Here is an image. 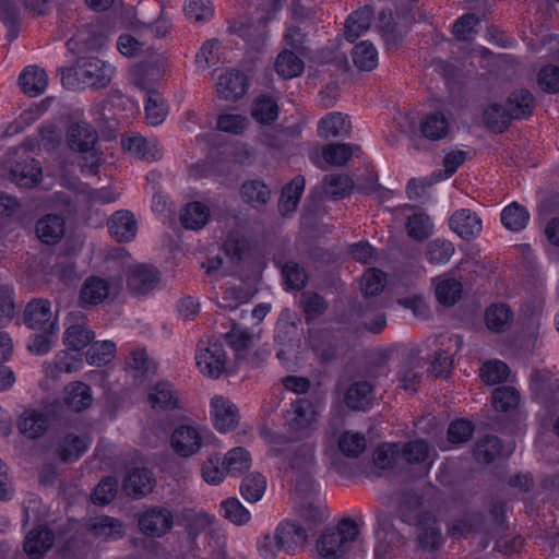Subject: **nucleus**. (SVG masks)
Here are the masks:
<instances>
[{"instance_id":"50","label":"nucleus","mask_w":559,"mask_h":559,"mask_svg":"<svg viewBox=\"0 0 559 559\" xmlns=\"http://www.w3.org/2000/svg\"><path fill=\"white\" fill-rule=\"evenodd\" d=\"M400 457V445L397 442H381L372 452V463L381 471L394 469Z\"/></svg>"},{"instance_id":"7","label":"nucleus","mask_w":559,"mask_h":559,"mask_svg":"<svg viewBox=\"0 0 559 559\" xmlns=\"http://www.w3.org/2000/svg\"><path fill=\"white\" fill-rule=\"evenodd\" d=\"M214 435L204 426L195 423L178 424L170 435V447L176 455L189 459L211 443Z\"/></svg>"},{"instance_id":"22","label":"nucleus","mask_w":559,"mask_h":559,"mask_svg":"<svg viewBox=\"0 0 559 559\" xmlns=\"http://www.w3.org/2000/svg\"><path fill=\"white\" fill-rule=\"evenodd\" d=\"M513 449L506 450L501 438L493 435H486L476 440L473 447V456L477 463L491 464L497 459L510 456Z\"/></svg>"},{"instance_id":"6","label":"nucleus","mask_w":559,"mask_h":559,"mask_svg":"<svg viewBox=\"0 0 559 559\" xmlns=\"http://www.w3.org/2000/svg\"><path fill=\"white\" fill-rule=\"evenodd\" d=\"M36 141L28 139L19 146L10 148L9 179L20 188L31 189L41 181L43 169L32 153Z\"/></svg>"},{"instance_id":"12","label":"nucleus","mask_w":559,"mask_h":559,"mask_svg":"<svg viewBox=\"0 0 559 559\" xmlns=\"http://www.w3.org/2000/svg\"><path fill=\"white\" fill-rule=\"evenodd\" d=\"M138 527L148 538H163L174 527V514L164 506H152L136 516Z\"/></svg>"},{"instance_id":"8","label":"nucleus","mask_w":559,"mask_h":559,"mask_svg":"<svg viewBox=\"0 0 559 559\" xmlns=\"http://www.w3.org/2000/svg\"><path fill=\"white\" fill-rule=\"evenodd\" d=\"M68 413L69 411L62 409L59 400L51 403L46 412L25 409L19 418L17 429L24 437L36 439L41 437L55 421L59 425L67 423Z\"/></svg>"},{"instance_id":"16","label":"nucleus","mask_w":559,"mask_h":559,"mask_svg":"<svg viewBox=\"0 0 559 559\" xmlns=\"http://www.w3.org/2000/svg\"><path fill=\"white\" fill-rule=\"evenodd\" d=\"M160 280L159 271L147 264L134 265L127 276V287L132 296H145Z\"/></svg>"},{"instance_id":"55","label":"nucleus","mask_w":559,"mask_h":559,"mask_svg":"<svg viewBox=\"0 0 559 559\" xmlns=\"http://www.w3.org/2000/svg\"><path fill=\"white\" fill-rule=\"evenodd\" d=\"M270 193L269 187L258 179L245 181L240 188L242 201L253 207L266 204Z\"/></svg>"},{"instance_id":"34","label":"nucleus","mask_w":559,"mask_h":559,"mask_svg":"<svg viewBox=\"0 0 559 559\" xmlns=\"http://www.w3.org/2000/svg\"><path fill=\"white\" fill-rule=\"evenodd\" d=\"M121 146L124 152L141 160L154 162L159 158L155 145L138 133L123 135L121 138Z\"/></svg>"},{"instance_id":"49","label":"nucleus","mask_w":559,"mask_h":559,"mask_svg":"<svg viewBox=\"0 0 559 559\" xmlns=\"http://www.w3.org/2000/svg\"><path fill=\"white\" fill-rule=\"evenodd\" d=\"M455 252L454 245L444 238H435L427 243L425 258L431 265L447 264Z\"/></svg>"},{"instance_id":"32","label":"nucleus","mask_w":559,"mask_h":559,"mask_svg":"<svg viewBox=\"0 0 559 559\" xmlns=\"http://www.w3.org/2000/svg\"><path fill=\"white\" fill-rule=\"evenodd\" d=\"M179 219L183 228L199 230L210 222L211 210L203 202L191 201L181 210Z\"/></svg>"},{"instance_id":"4","label":"nucleus","mask_w":559,"mask_h":559,"mask_svg":"<svg viewBox=\"0 0 559 559\" xmlns=\"http://www.w3.org/2000/svg\"><path fill=\"white\" fill-rule=\"evenodd\" d=\"M323 407L322 397L319 395L292 401L290 408L284 414L287 432L296 440L309 437L316 429Z\"/></svg>"},{"instance_id":"39","label":"nucleus","mask_w":559,"mask_h":559,"mask_svg":"<svg viewBox=\"0 0 559 559\" xmlns=\"http://www.w3.org/2000/svg\"><path fill=\"white\" fill-rule=\"evenodd\" d=\"M450 130V122L441 111H433L426 115L420 121V132L424 138L430 141L444 139Z\"/></svg>"},{"instance_id":"2","label":"nucleus","mask_w":559,"mask_h":559,"mask_svg":"<svg viewBox=\"0 0 559 559\" xmlns=\"http://www.w3.org/2000/svg\"><path fill=\"white\" fill-rule=\"evenodd\" d=\"M263 440L270 445V456L280 459L290 471L306 474L314 463L313 450L307 445L294 447L290 438L283 432L266 430Z\"/></svg>"},{"instance_id":"58","label":"nucleus","mask_w":559,"mask_h":559,"mask_svg":"<svg viewBox=\"0 0 559 559\" xmlns=\"http://www.w3.org/2000/svg\"><path fill=\"white\" fill-rule=\"evenodd\" d=\"M462 290L463 286L459 280L448 277L437 284L435 294L439 304L451 307L460 300Z\"/></svg>"},{"instance_id":"53","label":"nucleus","mask_w":559,"mask_h":559,"mask_svg":"<svg viewBox=\"0 0 559 559\" xmlns=\"http://www.w3.org/2000/svg\"><path fill=\"white\" fill-rule=\"evenodd\" d=\"M372 20V11L370 8L365 7L355 11L348 16L345 23V36L349 41L356 40L360 37L370 26Z\"/></svg>"},{"instance_id":"60","label":"nucleus","mask_w":559,"mask_h":559,"mask_svg":"<svg viewBox=\"0 0 559 559\" xmlns=\"http://www.w3.org/2000/svg\"><path fill=\"white\" fill-rule=\"evenodd\" d=\"M223 460L227 473L235 476L248 471L251 466V454L242 447L229 450Z\"/></svg>"},{"instance_id":"1","label":"nucleus","mask_w":559,"mask_h":559,"mask_svg":"<svg viewBox=\"0 0 559 559\" xmlns=\"http://www.w3.org/2000/svg\"><path fill=\"white\" fill-rule=\"evenodd\" d=\"M536 109V98L525 87L511 91L503 103L489 104L484 112L485 126L493 133L501 134L508 131L513 121L530 120Z\"/></svg>"},{"instance_id":"59","label":"nucleus","mask_w":559,"mask_h":559,"mask_svg":"<svg viewBox=\"0 0 559 559\" xmlns=\"http://www.w3.org/2000/svg\"><path fill=\"white\" fill-rule=\"evenodd\" d=\"M201 475L209 485H219L228 475L223 457L219 453L209 456L202 464Z\"/></svg>"},{"instance_id":"33","label":"nucleus","mask_w":559,"mask_h":559,"mask_svg":"<svg viewBox=\"0 0 559 559\" xmlns=\"http://www.w3.org/2000/svg\"><path fill=\"white\" fill-rule=\"evenodd\" d=\"M306 187V179L302 175L295 176L289 182L283 186L278 200L280 211L286 215L295 212Z\"/></svg>"},{"instance_id":"29","label":"nucleus","mask_w":559,"mask_h":559,"mask_svg":"<svg viewBox=\"0 0 559 559\" xmlns=\"http://www.w3.org/2000/svg\"><path fill=\"white\" fill-rule=\"evenodd\" d=\"M276 538L280 542V546L284 548L287 554L294 552L298 547L302 546L308 534L306 528L295 521H282L275 530Z\"/></svg>"},{"instance_id":"40","label":"nucleus","mask_w":559,"mask_h":559,"mask_svg":"<svg viewBox=\"0 0 559 559\" xmlns=\"http://www.w3.org/2000/svg\"><path fill=\"white\" fill-rule=\"evenodd\" d=\"M341 454L348 459L359 457L367 449V439L362 432L344 430L337 439Z\"/></svg>"},{"instance_id":"28","label":"nucleus","mask_w":559,"mask_h":559,"mask_svg":"<svg viewBox=\"0 0 559 559\" xmlns=\"http://www.w3.org/2000/svg\"><path fill=\"white\" fill-rule=\"evenodd\" d=\"M155 477L147 467L130 469L122 481L124 491L133 498H142L153 490Z\"/></svg>"},{"instance_id":"18","label":"nucleus","mask_w":559,"mask_h":559,"mask_svg":"<svg viewBox=\"0 0 559 559\" xmlns=\"http://www.w3.org/2000/svg\"><path fill=\"white\" fill-rule=\"evenodd\" d=\"M211 416L215 429L222 433L234 430L240 419L237 406L221 395L211 400Z\"/></svg>"},{"instance_id":"14","label":"nucleus","mask_w":559,"mask_h":559,"mask_svg":"<svg viewBox=\"0 0 559 559\" xmlns=\"http://www.w3.org/2000/svg\"><path fill=\"white\" fill-rule=\"evenodd\" d=\"M307 342L319 364L326 365L336 359L340 342L335 332L329 329L312 330Z\"/></svg>"},{"instance_id":"37","label":"nucleus","mask_w":559,"mask_h":559,"mask_svg":"<svg viewBox=\"0 0 559 559\" xmlns=\"http://www.w3.org/2000/svg\"><path fill=\"white\" fill-rule=\"evenodd\" d=\"M354 180L346 174H329L323 177L322 190L333 201L349 197L354 190Z\"/></svg>"},{"instance_id":"56","label":"nucleus","mask_w":559,"mask_h":559,"mask_svg":"<svg viewBox=\"0 0 559 559\" xmlns=\"http://www.w3.org/2000/svg\"><path fill=\"white\" fill-rule=\"evenodd\" d=\"M359 147L349 143H329L322 147L323 160L332 166L345 165Z\"/></svg>"},{"instance_id":"44","label":"nucleus","mask_w":559,"mask_h":559,"mask_svg":"<svg viewBox=\"0 0 559 559\" xmlns=\"http://www.w3.org/2000/svg\"><path fill=\"white\" fill-rule=\"evenodd\" d=\"M116 352V343L110 340L92 341L85 353V359L90 366L104 367L115 358Z\"/></svg>"},{"instance_id":"43","label":"nucleus","mask_w":559,"mask_h":559,"mask_svg":"<svg viewBox=\"0 0 559 559\" xmlns=\"http://www.w3.org/2000/svg\"><path fill=\"white\" fill-rule=\"evenodd\" d=\"M38 238L48 245L57 243L64 234V221L55 214H49L36 224Z\"/></svg>"},{"instance_id":"3","label":"nucleus","mask_w":559,"mask_h":559,"mask_svg":"<svg viewBox=\"0 0 559 559\" xmlns=\"http://www.w3.org/2000/svg\"><path fill=\"white\" fill-rule=\"evenodd\" d=\"M97 142L98 134L92 124L72 120V153H79L72 158V166L76 164L83 176H96L99 173L102 152L96 147Z\"/></svg>"},{"instance_id":"20","label":"nucleus","mask_w":559,"mask_h":559,"mask_svg":"<svg viewBox=\"0 0 559 559\" xmlns=\"http://www.w3.org/2000/svg\"><path fill=\"white\" fill-rule=\"evenodd\" d=\"M530 389L535 401L545 407L554 405L559 399V379L544 371L532 372Z\"/></svg>"},{"instance_id":"27","label":"nucleus","mask_w":559,"mask_h":559,"mask_svg":"<svg viewBox=\"0 0 559 559\" xmlns=\"http://www.w3.org/2000/svg\"><path fill=\"white\" fill-rule=\"evenodd\" d=\"M83 198L91 205L94 204H110L117 201L118 194L111 186L102 188H92L83 183L79 178L72 176V198L78 195ZM74 213V201L72 200V214Z\"/></svg>"},{"instance_id":"36","label":"nucleus","mask_w":559,"mask_h":559,"mask_svg":"<svg viewBox=\"0 0 559 559\" xmlns=\"http://www.w3.org/2000/svg\"><path fill=\"white\" fill-rule=\"evenodd\" d=\"M281 275L285 292H300L309 281L305 266L294 260H288L281 266Z\"/></svg>"},{"instance_id":"62","label":"nucleus","mask_w":559,"mask_h":559,"mask_svg":"<svg viewBox=\"0 0 559 559\" xmlns=\"http://www.w3.org/2000/svg\"><path fill=\"white\" fill-rule=\"evenodd\" d=\"M19 85L24 94L36 97L46 91L48 78L46 72H21Z\"/></svg>"},{"instance_id":"21","label":"nucleus","mask_w":559,"mask_h":559,"mask_svg":"<svg viewBox=\"0 0 559 559\" xmlns=\"http://www.w3.org/2000/svg\"><path fill=\"white\" fill-rule=\"evenodd\" d=\"M249 85L247 72H223L216 83V92L219 98L236 102L247 94Z\"/></svg>"},{"instance_id":"26","label":"nucleus","mask_w":559,"mask_h":559,"mask_svg":"<svg viewBox=\"0 0 559 559\" xmlns=\"http://www.w3.org/2000/svg\"><path fill=\"white\" fill-rule=\"evenodd\" d=\"M181 520L187 543L193 547L198 546L199 536L213 524L215 516L205 511L187 509L182 513Z\"/></svg>"},{"instance_id":"10","label":"nucleus","mask_w":559,"mask_h":559,"mask_svg":"<svg viewBox=\"0 0 559 559\" xmlns=\"http://www.w3.org/2000/svg\"><path fill=\"white\" fill-rule=\"evenodd\" d=\"M195 362L200 372L211 379H218L226 370L227 354L224 344L217 340L204 342L197 346Z\"/></svg>"},{"instance_id":"13","label":"nucleus","mask_w":559,"mask_h":559,"mask_svg":"<svg viewBox=\"0 0 559 559\" xmlns=\"http://www.w3.org/2000/svg\"><path fill=\"white\" fill-rule=\"evenodd\" d=\"M462 68L504 70L514 67L513 59L508 53L493 56L483 46H472L464 55L460 64Z\"/></svg>"},{"instance_id":"61","label":"nucleus","mask_w":559,"mask_h":559,"mask_svg":"<svg viewBox=\"0 0 559 559\" xmlns=\"http://www.w3.org/2000/svg\"><path fill=\"white\" fill-rule=\"evenodd\" d=\"M221 45L217 40H207L200 49L195 57V62L199 69L218 70L223 66L221 57Z\"/></svg>"},{"instance_id":"11","label":"nucleus","mask_w":559,"mask_h":559,"mask_svg":"<svg viewBox=\"0 0 559 559\" xmlns=\"http://www.w3.org/2000/svg\"><path fill=\"white\" fill-rule=\"evenodd\" d=\"M116 294L117 288L111 278L90 275L80 288L78 302L82 309L88 310L112 300Z\"/></svg>"},{"instance_id":"54","label":"nucleus","mask_w":559,"mask_h":559,"mask_svg":"<svg viewBox=\"0 0 559 559\" xmlns=\"http://www.w3.org/2000/svg\"><path fill=\"white\" fill-rule=\"evenodd\" d=\"M484 516L480 512H474L469 518H459L448 526V535L452 539L465 538L471 533L480 531Z\"/></svg>"},{"instance_id":"46","label":"nucleus","mask_w":559,"mask_h":559,"mask_svg":"<svg viewBox=\"0 0 559 559\" xmlns=\"http://www.w3.org/2000/svg\"><path fill=\"white\" fill-rule=\"evenodd\" d=\"M520 401V392L510 385L497 386L491 392V406L499 413H511L515 411Z\"/></svg>"},{"instance_id":"41","label":"nucleus","mask_w":559,"mask_h":559,"mask_svg":"<svg viewBox=\"0 0 559 559\" xmlns=\"http://www.w3.org/2000/svg\"><path fill=\"white\" fill-rule=\"evenodd\" d=\"M50 302L45 299L29 301L24 310V322L32 330H40L50 321Z\"/></svg>"},{"instance_id":"30","label":"nucleus","mask_w":559,"mask_h":559,"mask_svg":"<svg viewBox=\"0 0 559 559\" xmlns=\"http://www.w3.org/2000/svg\"><path fill=\"white\" fill-rule=\"evenodd\" d=\"M53 533L46 526H38L27 533L24 538L23 548L28 559H41L52 547Z\"/></svg>"},{"instance_id":"9","label":"nucleus","mask_w":559,"mask_h":559,"mask_svg":"<svg viewBox=\"0 0 559 559\" xmlns=\"http://www.w3.org/2000/svg\"><path fill=\"white\" fill-rule=\"evenodd\" d=\"M44 369L46 377L41 388L48 391L62 390L60 405L62 409L70 411V353L67 349L59 352L51 362L44 364Z\"/></svg>"},{"instance_id":"64","label":"nucleus","mask_w":559,"mask_h":559,"mask_svg":"<svg viewBox=\"0 0 559 559\" xmlns=\"http://www.w3.org/2000/svg\"><path fill=\"white\" fill-rule=\"evenodd\" d=\"M429 444L424 439L405 442L400 449V456L408 464H421L429 456Z\"/></svg>"},{"instance_id":"25","label":"nucleus","mask_w":559,"mask_h":559,"mask_svg":"<svg viewBox=\"0 0 559 559\" xmlns=\"http://www.w3.org/2000/svg\"><path fill=\"white\" fill-rule=\"evenodd\" d=\"M484 322L488 331L496 334L508 332L514 322V311L506 302L490 304L484 312Z\"/></svg>"},{"instance_id":"52","label":"nucleus","mask_w":559,"mask_h":559,"mask_svg":"<svg viewBox=\"0 0 559 559\" xmlns=\"http://www.w3.org/2000/svg\"><path fill=\"white\" fill-rule=\"evenodd\" d=\"M418 546L421 550L428 552H437L442 547L444 539L441 528L437 522L427 525H420L417 533Z\"/></svg>"},{"instance_id":"31","label":"nucleus","mask_w":559,"mask_h":559,"mask_svg":"<svg viewBox=\"0 0 559 559\" xmlns=\"http://www.w3.org/2000/svg\"><path fill=\"white\" fill-rule=\"evenodd\" d=\"M531 221V213L526 206L518 201H512L506 205L500 213L501 225L509 231L521 233Z\"/></svg>"},{"instance_id":"45","label":"nucleus","mask_w":559,"mask_h":559,"mask_svg":"<svg viewBox=\"0 0 559 559\" xmlns=\"http://www.w3.org/2000/svg\"><path fill=\"white\" fill-rule=\"evenodd\" d=\"M266 486V477L261 473L252 472L242 478L239 491L247 502L255 503L263 498Z\"/></svg>"},{"instance_id":"23","label":"nucleus","mask_w":559,"mask_h":559,"mask_svg":"<svg viewBox=\"0 0 559 559\" xmlns=\"http://www.w3.org/2000/svg\"><path fill=\"white\" fill-rule=\"evenodd\" d=\"M449 226L460 238L471 240L480 234L483 222L469 209H460L450 216Z\"/></svg>"},{"instance_id":"51","label":"nucleus","mask_w":559,"mask_h":559,"mask_svg":"<svg viewBox=\"0 0 559 559\" xmlns=\"http://www.w3.org/2000/svg\"><path fill=\"white\" fill-rule=\"evenodd\" d=\"M218 513L237 526L246 525L251 520L250 511L235 497L224 499L219 503Z\"/></svg>"},{"instance_id":"57","label":"nucleus","mask_w":559,"mask_h":559,"mask_svg":"<svg viewBox=\"0 0 559 559\" xmlns=\"http://www.w3.org/2000/svg\"><path fill=\"white\" fill-rule=\"evenodd\" d=\"M352 57L358 70H374L378 67V50L368 40L356 45L352 50Z\"/></svg>"},{"instance_id":"47","label":"nucleus","mask_w":559,"mask_h":559,"mask_svg":"<svg viewBox=\"0 0 559 559\" xmlns=\"http://www.w3.org/2000/svg\"><path fill=\"white\" fill-rule=\"evenodd\" d=\"M348 129L349 122L341 112H330L318 123V134L324 139L343 136L348 133Z\"/></svg>"},{"instance_id":"17","label":"nucleus","mask_w":559,"mask_h":559,"mask_svg":"<svg viewBox=\"0 0 559 559\" xmlns=\"http://www.w3.org/2000/svg\"><path fill=\"white\" fill-rule=\"evenodd\" d=\"M85 528L93 537L102 542H116L121 539L126 534L123 522L106 514L86 520Z\"/></svg>"},{"instance_id":"24","label":"nucleus","mask_w":559,"mask_h":559,"mask_svg":"<svg viewBox=\"0 0 559 559\" xmlns=\"http://www.w3.org/2000/svg\"><path fill=\"white\" fill-rule=\"evenodd\" d=\"M110 236L118 242H130L138 233V222L132 212L119 210L107 222Z\"/></svg>"},{"instance_id":"42","label":"nucleus","mask_w":559,"mask_h":559,"mask_svg":"<svg viewBox=\"0 0 559 559\" xmlns=\"http://www.w3.org/2000/svg\"><path fill=\"white\" fill-rule=\"evenodd\" d=\"M397 511L403 523L416 526L417 528L420 525L437 522V518L431 511L421 509V501L418 497L416 498L415 504L403 502Z\"/></svg>"},{"instance_id":"5","label":"nucleus","mask_w":559,"mask_h":559,"mask_svg":"<svg viewBox=\"0 0 559 559\" xmlns=\"http://www.w3.org/2000/svg\"><path fill=\"white\" fill-rule=\"evenodd\" d=\"M360 530L352 518H343L335 527L325 528L320 535L317 549L324 559H347L357 543Z\"/></svg>"},{"instance_id":"63","label":"nucleus","mask_w":559,"mask_h":559,"mask_svg":"<svg viewBox=\"0 0 559 559\" xmlns=\"http://www.w3.org/2000/svg\"><path fill=\"white\" fill-rule=\"evenodd\" d=\"M300 305L307 323L320 318L328 309L325 299L316 292L302 293Z\"/></svg>"},{"instance_id":"19","label":"nucleus","mask_w":559,"mask_h":559,"mask_svg":"<svg viewBox=\"0 0 559 559\" xmlns=\"http://www.w3.org/2000/svg\"><path fill=\"white\" fill-rule=\"evenodd\" d=\"M147 403L156 412L180 409V400L174 384L169 381H157L150 386Z\"/></svg>"},{"instance_id":"35","label":"nucleus","mask_w":559,"mask_h":559,"mask_svg":"<svg viewBox=\"0 0 559 559\" xmlns=\"http://www.w3.org/2000/svg\"><path fill=\"white\" fill-rule=\"evenodd\" d=\"M251 250L250 239L236 230L229 231L223 242L225 255L235 263L247 260L251 255Z\"/></svg>"},{"instance_id":"38","label":"nucleus","mask_w":559,"mask_h":559,"mask_svg":"<svg viewBox=\"0 0 559 559\" xmlns=\"http://www.w3.org/2000/svg\"><path fill=\"white\" fill-rule=\"evenodd\" d=\"M250 112L254 121L262 126H270L277 120L280 107L273 96L262 94L252 102Z\"/></svg>"},{"instance_id":"15","label":"nucleus","mask_w":559,"mask_h":559,"mask_svg":"<svg viewBox=\"0 0 559 559\" xmlns=\"http://www.w3.org/2000/svg\"><path fill=\"white\" fill-rule=\"evenodd\" d=\"M376 385L368 380L350 383L343 392V403L352 412H368L374 405Z\"/></svg>"},{"instance_id":"48","label":"nucleus","mask_w":559,"mask_h":559,"mask_svg":"<svg viewBox=\"0 0 559 559\" xmlns=\"http://www.w3.org/2000/svg\"><path fill=\"white\" fill-rule=\"evenodd\" d=\"M144 111L146 121L150 126H158L163 123L168 115V110L163 103L160 93L155 88L146 90V97L144 100Z\"/></svg>"}]
</instances>
